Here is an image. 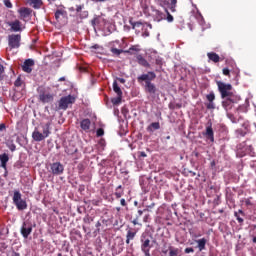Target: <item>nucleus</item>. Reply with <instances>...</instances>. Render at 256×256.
Returning a JSON list of instances; mask_svg holds the SVG:
<instances>
[{
    "label": "nucleus",
    "mask_w": 256,
    "mask_h": 256,
    "mask_svg": "<svg viewBox=\"0 0 256 256\" xmlns=\"http://www.w3.org/2000/svg\"><path fill=\"white\" fill-rule=\"evenodd\" d=\"M222 73L226 77H231V71L229 70V68H223Z\"/></svg>",
    "instance_id": "obj_39"
},
{
    "label": "nucleus",
    "mask_w": 256,
    "mask_h": 256,
    "mask_svg": "<svg viewBox=\"0 0 256 256\" xmlns=\"http://www.w3.org/2000/svg\"><path fill=\"white\" fill-rule=\"evenodd\" d=\"M154 243H157V240L153 237V234L147 232L141 234L140 249L145 256H151V249H153Z\"/></svg>",
    "instance_id": "obj_2"
},
{
    "label": "nucleus",
    "mask_w": 256,
    "mask_h": 256,
    "mask_svg": "<svg viewBox=\"0 0 256 256\" xmlns=\"http://www.w3.org/2000/svg\"><path fill=\"white\" fill-rule=\"evenodd\" d=\"M65 171V167L61 162H54L50 164V172L52 175H63V172Z\"/></svg>",
    "instance_id": "obj_10"
},
{
    "label": "nucleus",
    "mask_w": 256,
    "mask_h": 256,
    "mask_svg": "<svg viewBox=\"0 0 256 256\" xmlns=\"http://www.w3.org/2000/svg\"><path fill=\"white\" fill-rule=\"evenodd\" d=\"M245 205H246V207H251V206L253 205V202H251V199H250V198H247V199L245 200Z\"/></svg>",
    "instance_id": "obj_44"
},
{
    "label": "nucleus",
    "mask_w": 256,
    "mask_h": 256,
    "mask_svg": "<svg viewBox=\"0 0 256 256\" xmlns=\"http://www.w3.org/2000/svg\"><path fill=\"white\" fill-rule=\"evenodd\" d=\"M11 256H21V255L17 252H13Z\"/></svg>",
    "instance_id": "obj_56"
},
{
    "label": "nucleus",
    "mask_w": 256,
    "mask_h": 256,
    "mask_svg": "<svg viewBox=\"0 0 256 256\" xmlns=\"http://www.w3.org/2000/svg\"><path fill=\"white\" fill-rule=\"evenodd\" d=\"M129 51H139V49L137 48V46H131L129 48Z\"/></svg>",
    "instance_id": "obj_50"
},
{
    "label": "nucleus",
    "mask_w": 256,
    "mask_h": 256,
    "mask_svg": "<svg viewBox=\"0 0 256 256\" xmlns=\"http://www.w3.org/2000/svg\"><path fill=\"white\" fill-rule=\"evenodd\" d=\"M27 3L33 9H41L43 7V0H27Z\"/></svg>",
    "instance_id": "obj_16"
},
{
    "label": "nucleus",
    "mask_w": 256,
    "mask_h": 256,
    "mask_svg": "<svg viewBox=\"0 0 256 256\" xmlns=\"http://www.w3.org/2000/svg\"><path fill=\"white\" fill-rule=\"evenodd\" d=\"M0 161L2 169L7 170V163H9V155L7 153L0 154Z\"/></svg>",
    "instance_id": "obj_17"
},
{
    "label": "nucleus",
    "mask_w": 256,
    "mask_h": 256,
    "mask_svg": "<svg viewBox=\"0 0 256 256\" xmlns=\"http://www.w3.org/2000/svg\"><path fill=\"white\" fill-rule=\"evenodd\" d=\"M124 194H125V192L123 190L122 185H119L118 187H116V190H115V193H114L116 199H121Z\"/></svg>",
    "instance_id": "obj_26"
},
{
    "label": "nucleus",
    "mask_w": 256,
    "mask_h": 256,
    "mask_svg": "<svg viewBox=\"0 0 256 256\" xmlns=\"http://www.w3.org/2000/svg\"><path fill=\"white\" fill-rule=\"evenodd\" d=\"M120 205H122V207H127V201H125V198L120 200Z\"/></svg>",
    "instance_id": "obj_48"
},
{
    "label": "nucleus",
    "mask_w": 256,
    "mask_h": 256,
    "mask_svg": "<svg viewBox=\"0 0 256 256\" xmlns=\"http://www.w3.org/2000/svg\"><path fill=\"white\" fill-rule=\"evenodd\" d=\"M33 67H35V61L33 59H27L22 65V70L24 73H31L33 71Z\"/></svg>",
    "instance_id": "obj_11"
},
{
    "label": "nucleus",
    "mask_w": 256,
    "mask_h": 256,
    "mask_svg": "<svg viewBox=\"0 0 256 256\" xmlns=\"http://www.w3.org/2000/svg\"><path fill=\"white\" fill-rule=\"evenodd\" d=\"M67 18V10L65 8H58L55 12V19L57 23H61L63 19Z\"/></svg>",
    "instance_id": "obj_12"
},
{
    "label": "nucleus",
    "mask_w": 256,
    "mask_h": 256,
    "mask_svg": "<svg viewBox=\"0 0 256 256\" xmlns=\"http://www.w3.org/2000/svg\"><path fill=\"white\" fill-rule=\"evenodd\" d=\"M111 53H113L114 55H121V53H123L122 49H117V48H111L110 49Z\"/></svg>",
    "instance_id": "obj_35"
},
{
    "label": "nucleus",
    "mask_w": 256,
    "mask_h": 256,
    "mask_svg": "<svg viewBox=\"0 0 256 256\" xmlns=\"http://www.w3.org/2000/svg\"><path fill=\"white\" fill-rule=\"evenodd\" d=\"M96 135L97 137H103L105 135V130H103V128L97 129Z\"/></svg>",
    "instance_id": "obj_37"
},
{
    "label": "nucleus",
    "mask_w": 256,
    "mask_h": 256,
    "mask_svg": "<svg viewBox=\"0 0 256 256\" xmlns=\"http://www.w3.org/2000/svg\"><path fill=\"white\" fill-rule=\"evenodd\" d=\"M153 17L154 21H157L159 23L165 19V13L155 9L153 10Z\"/></svg>",
    "instance_id": "obj_15"
},
{
    "label": "nucleus",
    "mask_w": 256,
    "mask_h": 256,
    "mask_svg": "<svg viewBox=\"0 0 256 256\" xmlns=\"http://www.w3.org/2000/svg\"><path fill=\"white\" fill-rule=\"evenodd\" d=\"M218 85V91L220 92V95L222 99H227V97H231L233 93H231V89H233V86L231 84H226L224 82H217Z\"/></svg>",
    "instance_id": "obj_5"
},
{
    "label": "nucleus",
    "mask_w": 256,
    "mask_h": 256,
    "mask_svg": "<svg viewBox=\"0 0 256 256\" xmlns=\"http://www.w3.org/2000/svg\"><path fill=\"white\" fill-rule=\"evenodd\" d=\"M143 221L144 223H147L149 221V214L144 216Z\"/></svg>",
    "instance_id": "obj_51"
},
{
    "label": "nucleus",
    "mask_w": 256,
    "mask_h": 256,
    "mask_svg": "<svg viewBox=\"0 0 256 256\" xmlns=\"http://www.w3.org/2000/svg\"><path fill=\"white\" fill-rule=\"evenodd\" d=\"M178 109H181V104H177Z\"/></svg>",
    "instance_id": "obj_61"
},
{
    "label": "nucleus",
    "mask_w": 256,
    "mask_h": 256,
    "mask_svg": "<svg viewBox=\"0 0 256 256\" xmlns=\"http://www.w3.org/2000/svg\"><path fill=\"white\" fill-rule=\"evenodd\" d=\"M147 211V209L144 210H138L135 219L131 221L133 225H138L139 227H142L143 224L139 222V219L143 216V212Z\"/></svg>",
    "instance_id": "obj_18"
},
{
    "label": "nucleus",
    "mask_w": 256,
    "mask_h": 256,
    "mask_svg": "<svg viewBox=\"0 0 256 256\" xmlns=\"http://www.w3.org/2000/svg\"><path fill=\"white\" fill-rule=\"evenodd\" d=\"M241 215H242V217H245V212L243 210H241V209L238 210L237 212H234V216L236 217L238 223L240 225H243L245 220L241 217Z\"/></svg>",
    "instance_id": "obj_24"
},
{
    "label": "nucleus",
    "mask_w": 256,
    "mask_h": 256,
    "mask_svg": "<svg viewBox=\"0 0 256 256\" xmlns=\"http://www.w3.org/2000/svg\"><path fill=\"white\" fill-rule=\"evenodd\" d=\"M207 57L213 63H219V61H221V57H219V54L215 52H208Z\"/></svg>",
    "instance_id": "obj_21"
},
{
    "label": "nucleus",
    "mask_w": 256,
    "mask_h": 256,
    "mask_svg": "<svg viewBox=\"0 0 256 256\" xmlns=\"http://www.w3.org/2000/svg\"><path fill=\"white\" fill-rule=\"evenodd\" d=\"M155 79H157V74L153 71H149L147 74H142L137 77L138 83L145 82L144 89L146 93H149L150 95H155V93H157V86L151 82L155 81Z\"/></svg>",
    "instance_id": "obj_1"
},
{
    "label": "nucleus",
    "mask_w": 256,
    "mask_h": 256,
    "mask_svg": "<svg viewBox=\"0 0 256 256\" xmlns=\"http://www.w3.org/2000/svg\"><path fill=\"white\" fill-rule=\"evenodd\" d=\"M123 252V246H121L118 250V253H122Z\"/></svg>",
    "instance_id": "obj_58"
},
{
    "label": "nucleus",
    "mask_w": 256,
    "mask_h": 256,
    "mask_svg": "<svg viewBox=\"0 0 256 256\" xmlns=\"http://www.w3.org/2000/svg\"><path fill=\"white\" fill-rule=\"evenodd\" d=\"M130 25L132 26V29H135V27H142L143 22L137 21L133 22V20H129Z\"/></svg>",
    "instance_id": "obj_33"
},
{
    "label": "nucleus",
    "mask_w": 256,
    "mask_h": 256,
    "mask_svg": "<svg viewBox=\"0 0 256 256\" xmlns=\"http://www.w3.org/2000/svg\"><path fill=\"white\" fill-rule=\"evenodd\" d=\"M135 237H137V230L134 228H128L126 233V244L129 245Z\"/></svg>",
    "instance_id": "obj_13"
},
{
    "label": "nucleus",
    "mask_w": 256,
    "mask_h": 256,
    "mask_svg": "<svg viewBox=\"0 0 256 256\" xmlns=\"http://www.w3.org/2000/svg\"><path fill=\"white\" fill-rule=\"evenodd\" d=\"M139 157H147V153H145V152H140Z\"/></svg>",
    "instance_id": "obj_54"
},
{
    "label": "nucleus",
    "mask_w": 256,
    "mask_h": 256,
    "mask_svg": "<svg viewBox=\"0 0 256 256\" xmlns=\"http://www.w3.org/2000/svg\"><path fill=\"white\" fill-rule=\"evenodd\" d=\"M233 99L231 98H226L223 102H222V107H224V109L226 111H229L230 109H233Z\"/></svg>",
    "instance_id": "obj_22"
},
{
    "label": "nucleus",
    "mask_w": 256,
    "mask_h": 256,
    "mask_svg": "<svg viewBox=\"0 0 256 256\" xmlns=\"http://www.w3.org/2000/svg\"><path fill=\"white\" fill-rule=\"evenodd\" d=\"M136 59L138 64L141 65L142 67H146V68L151 67V64H149V62L147 61V59H145V57H143V55L138 54L136 56Z\"/></svg>",
    "instance_id": "obj_14"
},
{
    "label": "nucleus",
    "mask_w": 256,
    "mask_h": 256,
    "mask_svg": "<svg viewBox=\"0 0 256 256\" xmlns=\"http://www.w3.org/2000/svg\"><path fill=\"white\" fill-rule=\"evenodd\" d=\"M196 243L198 245L199 251H205V245H207V239L201 238L199 240H196Z\"/></svg>",
    "instance_id": "obj_25"
},
{
    "label": "nucleus",
    "mask_w": 256,
    "mask_h": 256,
    "mask_svg": "<svg viewBox=\"0 0 256 256\" xmlns=\"http://www.w3.org/2000/svg\"><path fill=\"white\" fill-rule=\"evenodd\" d=\"M169 256H179V253H181V250L179 248H175L173 246H169Z\"/></svg>",
    "instance_id": "obj_29"
},
{
    "label": "nucleus",
    "mask_w": 256,
    "mask_h": 256,
    "mask_svg": "<svg viewBox=\"0 0 256 256\" xmlns=\"http://www.w3.org/2000/svg\"><path fill=\"white\" fill-rule=\"evenodd\" d=\"M194 155H195L196 157H199V152H194Z\"/></svg>",
    "instance_id": "obj_60"
},
{
    "label": "nucleus",
    "mask_w": 256,
    "mask_h": 256,
    "mask_svg": "<svg viewBox=\"0 0 256 256\" xmlns=\"http://www.w3.org/2000/svg\"><path fill=\"white\" fill-rule=\"evenodd\" d=\"M92 25H95V20H92Z\"/></svg>",
    "instance_id": "obj_64"
},
{
    "label": "nucleus",
    "mask_w": 256,
    "mask_h": 256,
    "mask_svg": "<svg viewBox=\"0 0 256 256\" xmlns=\"http://www.w3.org/2000/svg\"><path fill=\"white\" fill-rule=\"evenodd\" d=\"M101 223L98 221L97 223H96V231H97V233H100L101 232Z\"/></svg>",
    "instance_id": "obj_47"
},
{
    "label": "nucleus",
    "mask_w": 256,
    "mask_h": 256,
    "mask_svg": "<svg viewBox=\"0 0 256 256\" xmlns=\"http://www.w3.org/2000/svg\"><path fill=\"white\" fill-rule=\"evenodd\" d=\"M206 109H215V103L214 102H209L208 104H206Z\"/></svg>",
    "instance_id": "obj_41"
},
{
    "label": "nucleus",
    "mask_w": 256,
    "mask_h": 256,
    "mask_svg": "<svg viewBox=\"0 0 256 256\" xmlns=\"http://www.w3.org/2000/svg\"><path fill=\"white\" fill-rule=\"evenodd\" d=\"M117 81H119V83L125 84V79L124 78H117Z\"/></svg>",
    "instance_id": "obj_52"
},
{
    "label": "nucleus",
    "mask_w": 256,
    "mask_h": 256,
    "mask_svg": "<svg viewBox=\"0 0 256 256\" xmlns=\"http://www.w3.org/2000/svg\"><path fill=\"white\" fill-rule=\"evenodd\" d=\"M58 81H65V77H60Z\"/></svg>",
    "instance_id": "obj_59"
},
{
    "label": "nucleus",
    "mask_w": 256,
    "mask_h": 256,
    "mask_svg": "<svg viewBox=\"0 0 256 256\" xmlns=\"http://www.w3.org/2000/svg\"><path fill=\"white\" fill-rule=\"evenodd\" d=\"M11 28L13 31H21V24L19 21L13 22Z\"/></svg>",
    "instance_id": "obj_31"
},
{
    "label": "nucleus",
    "mask_w": 256,
    "mask_h": 256,
    "mask_svg": "<svg viewBox=\"0 0 256 256\" xmlns=\"http://www.w3.org/2000/svg\"><path fill=\"white\" fill-rule=\"evenodd\" d=\"M92 49H99V44L92 46Z\"/></svg>",
    "instance_id": "obj_57"
},
{
    "label": "nucleus",
    "mask_w": 256,
    "mask_h": 256,
    "mask_svg": "<svg viewBox=\"0 0 256 256\" xmlns=\"http://www.w3.org/2000/svg\"><path fill=\"white\" fill-rule=\"evenodd\" d=\"M184 253H187V254H189V253H195V249H193V247L186 248V249L184 250Z\"/></svg>",
    "instance_id": "obj_43"
},
{
    "label": "nucleus",
    "mask_w": 256,
    "mask_h": 256,
    "mask_svg": "<svg viewBox=\"0 0 256 256\" xmlns=\"http://www.w3.org/2000/svg\"><path fill=\"white\" fill-rule=\"evenodd\" d=\"M20 233L24 239H28L31 233H33V225L29 222H23Z\"/></svg>",
    "instance_id": "obj_9"
},
{
    "label": "nucleus",
    "mask_w": 256,
    "mask_h": 256,
    "mask_svg": "<svg viewBox=\"0 0 256 256\" xmlns=\"http://www.w3.org/2000/svg\"><path fill=\"white\" fill-rule=\"evenodd\" d=\"M161 129V124L159 122H153L147 127V131L153 132Z\"/></svg>",
    "instance_id": "obj_27"
},
{
    "label": "nucleus",
    "mask_w": 256,
    "mask_h": 256,
    "mask_svg": "<svg viewBox=\"0 0 256 256\" xmlns=\"http://www.w3.org/2000/svg\"><path fill=\"white\" fill-rule=\"evenodd\" d=\"M149 31L145 30L143 33H142V37H149Z\"/></svg>",
    "instance_id": "obj_49"
},
{
    "label": "nucleus",
    "mask_w": 256,
    "mask_h": 256,
    "mask_svg": "<svg viewBox=\"0 0 256 256\" xmlns=\"http://www.w3.org/2000/svg\"><path fill=\"white\" fill-rule=\"evenodd\" d=\"M165 12L167 15V17L165 16L166 21L168 23H173V21H174L173 15H171V13H169V10H167V9H165Z\"/></svg>",
    "instance_id": "obj_32"
},
{
    "label": "nucleus",
    "mask_w": 256,
    "mask_h": 256,
    "mask_svg": "<svg viewBox=\"0 0 256 256\" xmlns=\"http://www.w3.org/2000/svg\"><path fill=\"white\" fill-rule=\"evenodd\" d=\"M116 210H117V211H121V208H120V207H117Z\"/></svg>",
    "instance_id": "obj_62"
},
{
    "label": "nucleus",
    "mask_w": 256,
    "mask_h": 256,
    "mask_svg": "<svg viewBox=\"0 0 256 256\" xmlns=\"http://www.w3.org/2000/svg\"><path fill=\"white\" fill-rule=\"evenodd\" d=\"M206 99H207V101H209V103L214 102L215 101V93L211 92L210 94H207Z\"/></svg>",
    "instance_id": "obj_34"
},
{
    "label": "nucleus",
    "mask_w": 256,
    "mask_h": 256,
    "mask_svg": "<svg viewBox=\"0 0 256 256\" xmlns=\"http://www.w3.org/2000/svg\"><path fill=\"white\" fill-rule=\"evenodd\" d=\"M12 201L14 205H16L18 211H25V209H27V201L21 198V192L15 190Z\"/></svg>",
    "instance_id": "obj_4"
},
{
    "label": "nucleus",
    "mask_w": 256,
    "mask_h": 256,
    "mask_svg": "<svg viewBox=\"0 0 256 256\" xmlns=\"http://www.w3.org/2000/svg\"><path fill=\"white\" fill-rule=\"evenodd\" d=\"M8 45L11 49H19L21 47V35L12 34L8 36Z\"/></svg>",
    "instance_id": "obj_7"
},
{
    "label": "nucleus",
    "mask_w": 256,
    "mask_h": 256,
    "mask_svg": "<svg viewBox=\"0 0 256 256\" xmlns=\"http://www.w3.org/2000/svg\"><path fill=\"white\" fill-rule=\"evenodd\" d=\"M88 13L87 12H84V16L87 17Z\"/></svg>",
    "instance_id": "obj_63"
},
{
    "label": "nucleus",
    "mask_w": 256,
    "mask_h": 256,
    "mask_svg": "<svg viewBox=\"0 0 256 256\" xmlns=\"http://www.w3.org/2000/svg\"><path fill=\"white\" fill-rule=\"evenodd\" d=\"M122 100H123V96L117 95V97H114L111 99V103L114 105H119Z\"/></svg>",
    "instance_id": "obj_30"
},
{
    "label": "nucleus",
    "mask_w": 256,
    "mask_h": 256,
    "mask_svg": "<svg viewBox=\"0 0 256 256\" xmlns=\"http://www.w3.org/2000/svg\"><path fill=\"white\" fill-rule=\"evenodd\" d=\"M15 87H21L23 85V81L21 80V77H18L16 81L14 82Z\"/></svg>",
    "instance_id": "obj_38"
},
{
    "label": "nucleus",
    "mask_w": 256,
    "mask_h": 256,
    "mask_svg": "<svg viewBox=\"0 0 256 256\" xmlns=\"http://www.w3.org/2000/svg\"><path fill=\"white\" fill-rule=\"evenodd\" d=\"M38 99L41 103H53V94L47 92L44 87L38 88Z\"/></svg>",
    "instance_id": "obj_6"
},
{
    "label": "nucleus",
    "mask_w": 256,
    "mask_h": 256,
    "mask_svg": "<svg viewBox=\"0 0 256 256\" xmlns=\"http://www.w3.org/2000/svg\"><path fill=\"white\" fill-rule=\"evenodd\" d=\"M83 222L87 223V225H91V223H93V217L86 216V217H84Z\"/></svg>",
    "instance_id": "obj_36"
},
{
    "label": "nucleus",
    "mask_w": 256,
    "mask_h": 256,
    "mask_svg": "<svg viewBox=\"0 0 256 256\" xmlns=\"http://www.w3.org/2000/svg\"><path fill=\"white\" fill-rule=\"evenodd\" d=\"M170 5H175V6H177V0H171Z\"/></svg>",
    "instance_id": "obj_55"
},
{
    "label": "nucleus",
    "mask_w": 256,
    "mask_h": 256,
    "mask_svg": "<svg viewBox=\"0 0 256 256\" xmlns=\"http://www.w3.org/2000/svg\"><path fill=\"white\" fill-rule=\"evenodd\" d=\"M42 129V133L39 132V130L32 133V138L34 141H43L44 139H47L49 135H51V122H47L44 126H42Z\"/></svg>",
    "instance_id": "obj_3"
},
{
    "label": "nucleus",
    "mask_w": 256,
    "mask_h": 256,
    "mask_svg": "<svg viewBox=\"0 0 256 256\" xmlns=\"http://www.w3.org/2000/svg\"><path fill=\"white\" fill-rule=\"evenodd\" d=\"M75 103V97L68 95L64 96L59 101V109H63V111H67L69 105H73Z\"/></svg>",
    "instance_id": "obj_8"
},
{
    "label": "nucleus",
    "mask_w": 256,
    "mask_h": 256,
    "mask_svg": "<svg viewBox=\"0 0 256 256\" xmlns=\"http://www.w3.org/2000/svg\"><path fill=\"white\" fill-rule=\"evenodd\" d=\"M5 128H6V126H5V124H0V131H3V130H5Z\"/></svg>",
    "instance_id": "obj_53"
},
{
    "label": "nucleus",
    "mask_w": 256,
    "mask_h": 256,
    "mask_svg": "<svg viewBox=\"0 0 256 256\" xmlns=\"http://www.w3.org/2000/svg\"><path fill=\"white\" fill-rule=\"evenodd\" d=\"M206 138L213 143L215 141V136L213 133V128L211 126H208L206 128V133H205Z\"/></svg>",
    "instance_id": "obj_23"
},
{
    "label": "nucleus",
    "mask_w": 256,
    "mask_h": 256,
    "mask_svg": "<svg viewBox=\"0 0 256 256\" xmlns=\"http://www.w3.org/2000/svg\"><path fill=\"white\" fill-rule=\"evenodd\" d=\"M113 91L116 93V95L123 96V91L121 90V87H119V84L117 83V80L113 82Z\"/></svg>",
    "instance_id": "obj_28"
},
{
    "label": "nucleus",
    "mask_w": 256,
    "mask_h": 256,
    "mask_svg": "<svg viewBox=\"0 0 256 256\" xmlns=\"http://www.w3.org/2000/svg\"><path fill=\"white\" fill-rule=\"evenodd\" d=\"M19 13L22 19H28L31 16L32 10L30 8H20Z\"/></svg>",
    "instance_id": "obj_20"
},
{
    "label": "nucleus",
    "mask_w": 256,
    "mask_h": 256,
    "mask_svg": "<svg viewBox=\"0 0 256 256\" xmlns=\"http://www.w3.org/2000/svg\"><path fill=\"white\" fill-rule=\"evenodd\" d=\"M80 127L83 131H89L91 129V120L89 118L83 119L80 122Z\"/></svg>",
    "instance_id": "obj_19"
},
{
    "label": "nucleus",
    "mask_w": 256,
    "mask_h": 256,
    "mask_svg": "<svg viewBox=\"0 0 256 256\" xmlns=\"http://www.w3.org/2000/svg\"><path fill=\"white\" fill-rule=\"evenodd\" d=\"M169 9L172 13H175V11H177V6L170 4Z\"/></svg>",
    "instance_id": "obj_46"
},
{
    "label": "nucleus",
    "mask_w": 256,
    "mask_h": 256,
    "mask_svg": "<svg viewBox=\"0 0 256 256\" xmlns=\"http://www.w3.org/2000/svg\"><path fill=\"white\" fill-rule=\"evenodd\" d=\"M85 7V5H79L76 7V12L77 13H81V11H83V8Z\"/></svg>",
    "instance_id": "obj_45"
},
{
    "label": "nucleus",
    "mask_w": 256,
    "mask_h": 256,
    "mask_svg": "<svg viewBox=\"0 0 256 256\" xmlns=\"http://www.w3.org/2000/svg\"><path fill=\"white\" fill-rule=\"evenodd\" d=\"M155 63H156L157 65H159V67H163V59L157 58V59L155 60Z\"/></svg>",
    "instance_id": "obj_42"
},
{
    "label": "nucleus",
    "mask_w": 256,
    "mask_h": 256,
    "mask_svg": "<svg viewBox=\"0 0 256 256\" xmlns=\"http://www.w3.org/2000/svg\"><path fill=\"white\" fill-rule=\"evenodd\" d=\"M4 5L5 7H7L8 9H11L13 7V4L11 3L10 0H4Z\"/></svg>",
    "instance_id": "obj_40"
}]
</instances>
